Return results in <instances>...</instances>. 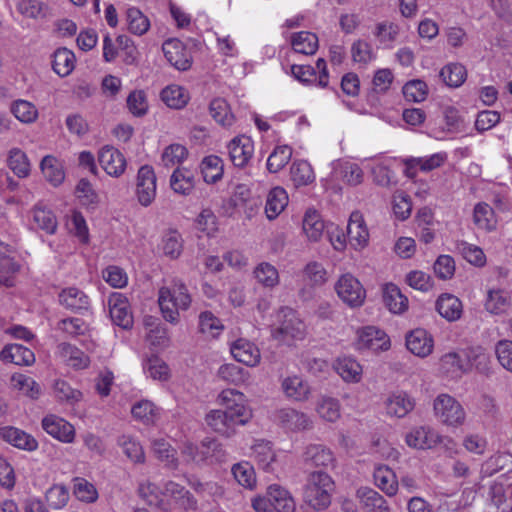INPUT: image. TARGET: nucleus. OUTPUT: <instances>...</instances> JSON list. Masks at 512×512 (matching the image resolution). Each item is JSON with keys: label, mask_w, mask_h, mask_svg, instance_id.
<instances>
[{"label": "nucleus", "mask_w": 512, "mask_h": 512, "mask_svg": "<svg viewBox=\"0 0 512 512\" xmlns=\"http://www.w3.org/2000/svg\"><path fill=\"white\" fill-rule=\"evenodd\" d=\"M217 403L224 412L232 416L240 425H245L252 417L246 396L236 389H224L217 396Z\"/></svg>", "instance_id": "obj_6"}, {"label": "nucleus", "mask_w": 512, "mask_h": 512, "mask_svg": "<svg viewBox=\"0 0 512 512\" xmlns=\"http://www.w3.org/2000/svg\"><path fill=\"white\" fill-rule=\"evenodd\" d=\"M170 186L174 192L188 195L194 188V175L188 169H176L171 175Z\"/></svg>", "instance_id": "obj_55"}, {"label": "nucleus", "mask_w": 512, "mask_h": 512, "mask_svg": "<svg viewBox=\"0 0 512 512\" xmlns=\"http://www.w3.org/2000/svg\"><path fill=\"white\" fill-rule=\"evenodd\" d=\"M42 428L53 438L63 443H72L75 439L74 426L57 415L45 416L42 420Z\"/></svg>", "instance_id": "obj_17"}, {"label": "nucleus", "mask_w": 512, "mask_h": 512, "mask_svg": "<svg viewBox=\"0 0 512 512\" xmlns=\"http://www.w3.org/2000/svg\"><path fill=\"white\" fill-rule=\"evenodd\" d=\"M108 306L110 317L116 325L124 329L131 327L133 317L128 299L123 294L112 293L108 299Z\"/></svg>", "instance_id": "obj_18"}, {"label": "nucleus", "mask_w": 512, "mask_h": 512, "mask_svg": "<svg viewBox=\"0 0 512 512\" xmlns=\"http://www.w3.org/2000/svg\"><path fill=\"white\" fill-rule=\"evenodd\" d=\"M447 160V154L438 152L425 157H411L405 160V174L409 178H414L417 171L430 172L441 167Z\"/></svg>", "instance_id": "obj_20"}, {"label": "nucleus", "mask_w": 512, "mask_h": 512, "mask_svg": "<svg viewBox=\"0 0 512 512\" xmlns=\"http://www.w3.org/2000/svg\"><path fill=\"white\" fill-rule=\"evenodd\" d=\"M279 325L272 329L274 339L290 344L294 340H302L306 334V326L298 314L291 308H282L277 315Z\"/></svg>", "instance_id": "obj_5"}, {"label": "nucleus", "mask_w": 512, "mask_h": 512, "mask_svg": "<svg viewBox=\"0 0 512 512\" xmlns=\"http://www.w3.org/2000/svg\"><path fill=\"white\" fill-rule=\"evenodd\" d=\"M441 442V436L429 426H417L405 435V443L416 450L432 449Z\"/></svg>", "instance_id": "obj_12"}, {"label": "nucleus", "mask_w": 512, "mask_h": 512, "mask_svg": "<svg viewBox=\"0 0 512 512\" xmlns=\"http://www.w3.org/2000/svg\"><path fill=\"white\" fill-rule=\"evenodd\" d=\"M375 485L388 496H394L398 491V480L395 472L386 465H379L373 473Z\"/></svg>", "instance_id": "obj_35"}, {"label": "nucleus", "mask_w": 512, "mask_h": 512, "mask_svg": "<svg viewBox=\"0 0 512 512\" xmlns=\"http://www.w3.org/2000/svg\"><path fill=\"white\" fill-rule=\"evenodd\" d=\"M205 422L212 431L226 438L234 436L237 428L241 426L222 409L209 411L205 416Z\"/></svg>", "instance_id": "obj_16"}, {"label": "nucleus", "mask_w": 512, "mask_h": 512, "mask_svg": "<svg viewBox=\"0 0 512 512\" xmlns=\"http://www.w3.org/2000/svg\"><path fill=\"white\" fill-rule=\"evenodd\" d=\"M11 112L23 123H33L38 117V110L35 105L21 99L12 104Z\"/></svg>", "instance_id": "obj_63"}, {"label": "nucleus", "mask_w": 512, "mask_h": 512, "mask_svg": "<svg viewBox=\"0 0 512 512\" xmlns=\"http://www.w3.org/2000/svg\"><path fill=\"white\" fill-rule=\"evenodd\" d=\"M157 194V179L154 169L149 165L139 168L136 176L135 195L138 203L143 207L150 206Z\"/></svg>", "instance_id": "obj_9"}, {"label": "nucleus", "mask_w": 512, "mask_h": 512, "mask_svg": "<svg viewBox=\"0 0 512 512\" xmlns=\"http://www.w3.org/2000/svg\"><path fill=\"white\" fill-rule=\"evenodd\" d=\"M439 369L447 377L457 379L469 371L470 365L464 353L452 351L440 358Z\"/></svg>", "instance_id": "obj_22"}, {"label": "nucleus", "mask_w": 512, "mask_h": 512, "mask_svg": "<svg viewBox=\"0 0 512 512\" xmlns=\"http://www.w3.org/2000/svg\"><path fill=\"white\" fill-rule=\"evenodd\" d=\"M284 395L295 402H306L311 396V387L307 380L300 375H288L281 381Z\"/></svg>", "instance_id": "obj_19"}, {"label": "nucleus", "mask_w": 512, "mask_h": 512, "mask_svg": "<svg viewBox=\"0 0 512 512\" xmlns=\"http://www.w3.org/2000/svg\"><path fill=\"white\" fill-rule=\"evenodd\" d=\"M303 461L312 466L327 467L333 463L334 457L330 449L320 444H310L305 448Z\"/></svg>", "instance_id": "obj_40"}, {"label": "nucleus", "mask_w": 512, "mask_h": 512, "mask_svg": "<svg viewBox=\"0 0 512 512\" xmlns=\"http://www.w3.org/2000/svg\"><path fill=\"white\" fill-rule=\"evenodd\" d=\"M7 165L18 178H27L31 172V163L24 151L12 148L8 152Z\"/></svg>", "instance_id": "obj_44"}, {"label": "nucleus", "mask_w": 512, "mask_h": 512, "mask_svg": "<svg viewBox=\"0 0 512 512\" xmlns=\"http://www.w3.org/2000/svg\"><path fill=\"white\" fill-rule=\"evenodd\" d=\"M356 497L364 512H391L387 500L372 488H359Z\"/></svg>", "instance_id": "obj_28"}, {"label": "nucleus", "mask_w": 512, "mask_h": 512, "mask_svg": "<svg viewBox=\"0 0 512 512\" xmlns=\"http://www.w3.org/2000/svg\"><path fill=\"white\" fill-rule=\"evenodd\" d=\"M347 236L350 245L355 250L363 249L369 242V231L362 214L358 211L350 215L347 225Z\"/></svg>", "instance_id": "obj_23"}, {"label": "nucleus", "mask_w": 512, "mask_h": 512, "mask_svg": "<svg viewBox=\"0 0 512 512\" xmlns=\"http://www.w3.org/2000/svg\"><path fill=\"white\" fill-rule=\"evenodd\" d=\"M382 298L385 307L396 315H401L408 310L409 300L400 288L393 283H386L382 287Z\"/></svg>", "instance_id": "obj_26"}, {"label": "nucleus", "mask_w": 512, "mask_h": 512, "mask_svg": "<svg viewBox=\"0 0 512 512\" xmlns=\"http://www.w3.org/2000/svg\"><path fill=\"white\" fill-rule=\"evenodd\" d=\"M40 168L45 179L53 186H58L63 182L65 173L62 163L54 156H45L40 163Z\"/></svg>", "instance_id": "obj_45"}, {"label": "nucleus", "mask_w": 512, "mask_h": 512, "mask_svg": "<svg viewBox=\"0 0 512 512\" xmlns=\"http://www.w3.org/2000/svg\"><path fill=\"white\" fill-rule=\"evenodd\" d=\"M439 76L447 86L458 88L466 81L467 70L464 65L452 62L442 67Z\"/></svg>", "instance_id": "obj_46"}, {"label": "nucleus", "mask_w": 512, "mask_h": 512, "mask_svg": "<svg viewBox=\"0 0 512 512\" xmlns=\"http://www.w3.org/2000/svg\"><path fill=\"white\" fill-rule=\"evenodd\" d=\"M234 359L249 367H255L260 363L261 354L259 348L247 339H237L230 346Z\"/></svg>", "instance_id": "obj_24"}, {"label": "nucleus", "mask_w": 512, "mask_h": 512, "mask_svg": "<svg viewBox=\"0 0 512 512\" xmlns=\"http://www.w3.org/2000/svg\"><path fill=\"white\" fill-rule=\"evenodd\" d=\"M252 506L256 512H295L296 510L291 493L277 484L270 485L263 497L255 498Z\"/></svg>", "instance_id": "obj_4"}, {"label": "nucleus", "mask_w": 512, "mask_h": 512, "mask_svg": "<svg viewBox=\"0 0 512 512\" xmlns=\"http://www.w3.org/2000/svg\"><path fill=\"white\" fill-rule=\"evenodd\" d=\"M324 222L315 210H308L303 219V232L308 240L317 242L324 232Z\"/></svg>", "instance_id": "obj_51"}, {"label": "nucleus", "mask_w": 512, "mask_h": 512, "mask_svg": "<svg viewBox=\"0 0 512 512\" xmlns=\"http://www.w3.org/2000/svg\"><path fill=\"white\" fill-rule=\"evenodd\" d=\"M288 194L282 187L272 188L266 197L265 214L269 220L276 219L288 205Z\"/></svg>", "instance_id": "obj_33"}, {"label": "nucleus", "mask_w": 512, "mask_h": 512, "mask_svg": "<svg viewBox=\"0 0 512 512\" xmlns=\"http://www.w3.org/2000/svg\"><path fill=\"white\" fill-rule=\"evenodd\" d=\"M511 306V294L503 288H491L487 290L484 308L493 315H503Z\"/></svg>", "instance_id": "obj_27"}, {"label": "nucleus", "mask_w": 512, "mask_h": 512, "mask_svg": "<svg viewBox=\"0 0 512 512\" xmlns=\"http://www.w3.org/2000/svg\"><path fill=\"white\" fill-rule=\"evenodd\" d=\"M273 421L289 431H302L312 427V420L304 412L285 407L274 411Z\"/></svg>", "instance_id": "obj_11"}, {"label": "nucleus", "mask_w": 512, "mask_h": 512, "mask_svg": "<svg viewBox=\"0 0 512 512\" xmlns=\"http://www.w3.org/2000/svg\"><path fill=\"white\" fill-rule=\"evenodd\" d=\"M473 222L478 229L486 232L496 230L498 223L493 208L485 202H479L474 206Z\"/></svg>", "instance_id": "obj_36"}, {"label": "nucleus", "mask_w": 512, "mask_h": 512, "mask_svg": "<svg viewBox=\"0 0 512 512\" xmlns=\"http://www.w3.org/2000/svg\"><path fill=\"white\" fill-rule=\"evenodd\" d=\"M315 172L306 160H295L290 167V180L295 188L306 187L314 183Z\"/></svg>", "instance_id": "obj_34"}, {"label": "nucleus", "mask_w": 512, "mask_h": 512, "mask_svg": "<svg viewBox=\"0 0 512 512\" xmlns=\"http://www.w3.org/2000/svg\"><path fill=\"white\" fill-rule=\"evenodd\" d=\"M257 283L265 288H274L280 282V276L277 268L269 262L259 263L253 271Z\"/></svg>", "instance_id": "obj_48"}, {"label": "nucleus", "mask_w": 512, "mask_h": 512, "mask_svg": "<svg viewBox=\"0 0 512 512\" xmlns=\"http://www.w3.org/2000/svg\"><path fill=\"white\" fill-rule=\"evenodd\" d=\"M316 412L322 420L334 423L341 416V404L335 398L324 396L317 402Z\"/></svg>", "instance_id": "obj_54"}, {"label": "nucleus", "mask_w": 512, "mask_h": 512, "mask_svg": "<svg viewBox=\"0 0 512 512\" xmlns=\"http://www.w3.org/2000/svg\"><path fill=\"white\" fill-rule=\"evenodd\" d=\"M162 50L166 60L177 70L185 71L191 67V54L180 40H166L162 45Z\"/></svg>", "instance_id": "obj_13"}, {"label": "nucleus", "mask_w": 512, "mask_h": 512, "mask_svg": "<svg viewBox=\"0 0 512 512\" xmlns=\"http://www.w3.org/2000/svg\"><path fill=\"white\" fill-rule=\"evenodd\" d=\"M0 359L5 363L29 366L34 363L35 355L21 344H8L0 352Z\"/></svg>", "instance_id": "obj_29"}, {"label": "nucleus", "mask_w": 512, "mask_h": 512, "mask_svg": "<svg viewBox=\"0 0 512 512\" xmlns=\"http://www.w3.org/2000/svg\"><path fill=\"white\" fill-rule=\"evenodd\" d=\"M152 449L155 456L159 460L165 462L166 465L172 467L177 466L176 451L168 441L163 438L154 439L152 442Z\"/></svg>", "instance_id": "obj_62"}, {"label": "nucleus", "mask_w": 512, "mask_h": 512, "mask_svg": "<svg viewBox=\"0 0 512 512\" xmlns=\"http://www.w3.org/2000/svg\"><path fill=\"white\" fill-rule=\"evenodd\" d=\"M334 492L333 478L324 471H313L307 476L303 499L314 510H323L331 504Z\"/></svg>", "instance_id": "obj_2"}, {"label": "nucleus", "mask_w": 512, "mask_h": 512, "mask_svg": "<svg viewBox=\"0 0 512 512\" xmlns=\"http://www.w3.org/2000/svg\"><path fill=\"white\" fill-rule=\"evenodd\" d=\"M32 225L35 229H40L47 234H54L57 230V219L52 211L35 206L31 211Z\"/></svg>", "instance_id": "obj_41"}, {"label": "nucleus", "mask_w": 512, "mask_h": 512, "mask_svg": "<svg viewBox=\"0 0 512 512\" xmlns=\"http://www.w3.org/2000/svg\"><path fill=\"white\" fill-rule=\"evenodd\" d=\"M99 163L104 171L112 177L121 176L126 168V159L123 154L110 146H105L100 150Z\"/></svg>", "instance_id": "obj_25"}, {"label": "nucleus", "mask_w": 512, "mask_h": 512, "mask_svg": "<svg viewBox=\"0 0 512 512\" xmlns=\"http://www.w3.org/2000/svg\"><path fill=\"white\" fill-rule=\"evenodd\" d=\"M161 99L170 108L182 109L189 102L190 95L184 87L173 84L161 91Z\"/></svg>", "instance_id": "obj_42"}, {"label": "nucleus", "mask_w": 512, "mask_h": 512, "mask_svg": "<svg viewBox=\"0 0 512 512\" xmlns=\"http://www.w3.org/2000/svg\"><path fill=\"white\" fill-rule=\"evenodd\" d=\"M407 349L419 358H426L434 349L433 336L423 328H416L405 337Z\"/></svg>", "instance_id": "obj_15"}, {"label": "nucleus", "mask_w": 512, "mask_h": 512, "mask_svg": "<svg viewBox=\"0 0 512 512\" xmlns=\"http://www.w3.org/2000/svg\"><path fill=\"white\" fill-rule=\"evenodd\" d=\"M180 454L186 463L197 465L222 462L226 458V451L223 445L213 438H205L200 444L186 440L182 443Z\"/></svg>", "instance_id": "obj_3"}, {"label": "nucleus", "mask_w": 512, "mask_h": 512, "mask_svg": "<svg viewBox=\"0 0 512 512\" xmlns=\"http://www.w3.org/2000/svg\"><path fill=\"white\" fill-rule=\"evenodd\" d=\"M16 7L25 18L45 20L51 16L49 5L41 0H20Z\"/></svg>", "instance_id": "obj_37"}, {"label": "nucleus", "mask_w": 512, "mask_h": 512, "mask_svg": "<svg viewBox=\"0 0 512 512\" xmlns=\"http://www.w3.org/2000/svg\"><path fill=\"white\" fill-rule=\"evenodd\" d=\"M127 29L134 35H144L150 28V21L141 10L136 7H129L126 10Z\"/></svg>", "instance_id": "obj_52"}, {"label": "nucleus", "mask_w": 512, "mask_h": 512, "mask_svg": "<svg viewBox=\"0 0 512 512\" xmlns=\"http://www.w3.org/2000/svg\"><path fill=\"white\" fill-rule=\"evenodd\" d=\"M158 303L164 319L170 323L179 322L180 311H186L192 303V296L186 284L174 278L169 285L158 291Z\"/></svg>", "instance_id": "obj_1"}, {"label": "nucleus", "mask_w": 512, "mask_h": 512, "mask_svg": "<svg viewBox=\"0 0 512 512\" xmlns=\"http://www.w3.org/2000/svg\"><path fill=\"white\" fill-rule=\"evenodd\" d=\"M209 112L212 118L223 127H231L235 117L227 101L223 98H215L210 102Z\"/></svg>", "instance_id": "obj_49"}, {"label": "nucleus", "mask_w": 512, "mask_h": 512, "mask_svg": "<svg viewBox=\"0 0 512 512\" xmlns=\"http://www.w3.org/2000/svg\"><path fill=\"white\" fill-rule=\"evenodd\" d=\"M131 413L136 420L151 424L159 418L160 409L149 400H141L132 406Z\"/></svg>", "instance_id": "obj_56"}, {"label": "nucleus", "mask_w": 512, "mask_h": 512, "mask_svg": "<svg viewBox=\"0 0 512 512\" xmlns=\"http://www.w3.org/2000/svg\"><path fill=\"white\" fill-rule=\"evenodd\" d=\"M223 161L216 155L205 157L200 165L203 179L206 183H216L223 176Z\"/></svg>", "instance_id": "obj_53"}, {"label": "nucleus", "mask_w": 512, "mask_h": 512, "mask_svg": "<svg viewBox=\"0 0 512 512\" xmlns=\"http://www.w3.org/2000/svg\"><path fill=\"white\" fill-rule=\"evenodd\" d=\"M334 367L339 376L346 382L357 383L362 378V366L353 358H339Z\"/></svg>", "instance_id": "obj_43"}, {"label": "nucleus", "mask_w": 512, "mask_h": 512, "mask_svg": "<svg viewBox=\"0 0 512 512\" xmlns=\"http://www.w3.org/2000/svg\"><path fill=\"white\" fill-rule=\"evenodd\" d=\"M415 405V399L404 391L393 392L384 401L387 416L398 419L404 418L411 413Z\"/></svg>", "instance_id": "obj_14"}, {"label": "nucleus", "mask_w": 512, "mask_h": 512, "mask_svg": "<svg viewBox=\"0 0 512 512\" xmlns=\"http://www.w3.org/2000/svg\"><path fill=\"white\" fill-rule=\"evenodd\" d=\"M232 474L235 480L244 488L253 489L256 484V475L253 466L246 461L234 464Z\"/></svg>", "instance_id": "obj_58"}, {"label": "nucleus", "mask_w": 512, "mask_h": 512, "mask_svg": "<svg viewBox=\"0 0 512 512\" xmlns=\"http://www.w3.org/2000/svg\"><path fill=\"white\" fill-rule=\"evenodd\" d=\"M11 386L13 389L32 399L37 398L40 394V386L38 383L25 374H13L11 377Z\"/></svg>", "instance_id": "obj_57"}, {"label": "nucleus", "mask_w": 512, "mask_h": 512, "mask_svg": "<svg viewBox=\"0 0 512 512\" xmlns=\"http://www.w3.org/2000/svg\"><path fill=\"white\" fill-rule=\"evenodd\" d=\"M251 457L257 463L259 468L265 471H272L276 461V453L271 442L257 440L251 448Z\"/></svg>", "instance_id": "obj_32"}, {"label": "nucleus", "mask_w": 512, "mask_h": 512, "mask_svg": "<svg viewBox=\"0 0 512 512\" xmlns=\"http://www.w3.org/2000/svg\"><path fill=\"white\" fill-rule=\"evenodd\" d=\"M457 249L463 258L472 265L484 266L486 263V256L483 250L474 244H470L466 241L457 243Z\"/></svg>", "instance_id": "obj_61"}, {"label": "nucleus", "mask_w": 512, "mask_h": 512, "mask_svg": "<svg viewBox=\"0 0 512 512\" xmlns=\"http://www.w3.org/2000/svg\"><path fill=\"white\" fill-rule=\"evenodd\" d=\"M230 160L236 167H245L254 154V144L250 137L238 136L228 145Z\"/></svg>", "instance_id": "obj_21"}, {"label": "nucleus", "mask_w": 512, "mask_h": 512, "mask_svg": "<svg viewBox=\"0 0 512 512\" xmlns=\"http://www.w3.org/2000/svg\"><path fill=\"white\" fill-rule=\"evenodd\" d=\"M292 156V148L287 145L277 146L267 159V168L272 173H277L285 167Z\"/></svg>", "instance_id": "obj_59"}, {"label": "nucleus", "mask_w": 512, "mask_h": 512, "mask_svg": "<svg viewBox=\"0 0 512 512\" xmlns=\"http://www.w3.org/2000/svg\"><path fill=\"white\" fill-rule=\"evenodd\" d=\"M56 356L66 365L75 369H84L89 363V357L80 349L68 343L57 346Z\"/></svg>", "instance_id": "obj_30"}, {"label": "nucleus", "mask_w": 512, "mask_h": 512, "mask_svg": "<svg viewBox=\"0 0 512 512\" xmlns=\"http://www.w3.org/2000/svg\"><path fill=\"white\" fill-rule=\"evenodd\" d=\"M437 419L448 426H460L464 423L466 413L459 401L449 394L438 395L433 404Z\"/></svg>", "instance_id": "obj_7"}, {"label": "nucleus", "mask_w": 512, "mask_h": 512, "mask_svg": "<svg viewBox=\"0 0 512 512\" xmlns=\"http://www.w3.org/2000/svg\"><path fill=\"white\" fill-rule=\"evenodd\" d=\"M436 310L448 321H456L462 314L461 301L452 294H442L436 301Z\"/></svg>", "instance_id": "obj_38"}, {"label": "nucleus", "mask_w": 512, "mask_h": 512, "mask_svg": "<svg viewBox=\"0 0 512 512\" xmlns=\"http://www.w3.org/2000/svg\"><path fill=\"white\" fill-rule=\"evenodd\" d=\"M53 70L60 77L68 76L75 67V55L67 48H59L53 54Z\"/></svg>", "instance_id": "obj_50"}, {"label": "nucleus", "mask_w": 512, "mask_h": 512, "mask_svg": "<svg viewBox=\"0 0 512 512\" xmlns=\"http://www.w3.org/2000/svg\"><path fill=\"white\" fill-rule=\"evenodd\" d=\"M351 56L354 62L367 65L376 58V53L371 44L357 40L351 46Z\"/></svg>", "instance_id": "obj_64"}, {"label": "nucleus", "mask_w": 512, "mask_h": 512, "mask_svg": "<svg viewBox=\"0 0 512 512\" xmlns=\"http://www.w3.org/2000/svg\"><path fill=\"white\" fill-rule=\"evenodd\" d=\"M355 346L360 351H386L390 348V338L383 330L375 326H366L358 330Z\"/></svg>", "instance_id": "obj_10"}, {"label": "nucleus", "mask_w": 512, "mask_h": 512, "mask_svg": "<svg viewBox=\"0 0 512 512\" xmlns=\"http://www.w3.org/2000/svg\"><path fill=\"white\" fill-rule=\"evenodd\" d=\"M118 444L122 447L124 454L134 463H144L145 453L140 443L130 436L123 435L119 438Z\"/></svg>", "instance_id": "obj_60"}, {"label": "nucleus", "mask_w": 512, "mask_h": 512, "mask_svg": "<svg viewBox=\"0 0 512 512\" xmlns=\"http://www.w3.org/2000/svg\"><path fill=\"white\" fill-rule=\"evenodd\" d=\"M291 46L296 53L313 55L318 49V38L314 33L301 31L291 36Z\"/></svg>", "instance_id": "obj_47"}, {"label": "nucleus", "mask_w": 512, "mask_h": 512, "mask_svg": "<svg viewBox=\"0 0 512 512\" xmlns=\"http://www.w3.org/2000/svg\"><path fill=\"white\" fill-rule=\"evenodd\" d=\"M337 296L350 308L363 305L366 291L360 281L350 273L343 274L335 283Z\"/></svg>", "instance_id": "obj_8"}, {"label": "nucleus", "mask_w": 512, "mask_h": 512, "mask_svg": "<svg viewBox=\"0 0 512 512\" xmlns=\"http://www.w3.org/2000/svg\"><path fill=\"white\" fill-rule=\"evenodd\" d=\"M59 300L64 307L72 311L86 310L90 305L89 297L76 287H69L62 290L59 295Z\"/></svg>", "instance_id": "obj_39"}, {"label": "nucleus", "mask_w": 512, "mask_h": 512, "mask_svg": "<svg viewBox=\"0 0 512 512\" xmlns=\"http://www.w3.org/2000/svg\"><path fill=\"white\" fill-rule=\"evenodd\" d=\"M0 435L6 442L23 450L34 451L38 447L34 437L15 427L1 428Z\"/></svg>", "instance_id": "obj_31"}]
</instances>
